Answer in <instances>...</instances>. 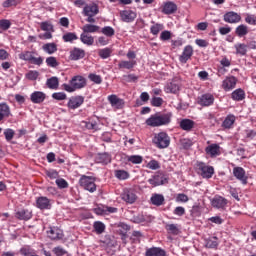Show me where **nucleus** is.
Wrapping results in <instances>:
<instances>
[{
    "mask_svg": "<svg viewBox=\"0 0 256 256\" xmlns=\"http://www.w3.org/2000/svg\"><path fill=\"white\" fill-rule=\"evenodd\" d=\"M101 33L106 37H113L115 35V29L111 26H105L101 29Z\"/></svg>",
    "mask_w": 256,
    "mask_h": 256,
    "instance_id": "48",
    "label": "nucleus"
},
{
    "mask_svg": "<svg viewBox=\"0 0 256 256\" xmlns=\"http://www.w3.org/2000/svg\"><path fill=\"white\" fill-rule=\"evenodd\" d=\"M70 85H73L76 90L83 89L84 87H87V79L80 75L74 76L70 80Z\"/></svg>",
    "mask_w": 256,
    "mask_h": 256,
    "instance_id": "8",
    "label": "nucleus"
},
{
    "mask_svg": "<svg viewBox=\"0 0 256 256\" xmlns=\"http://www.w3.org/2000/svg\"><path fill=\"white\" fill-rule=\"evenodd\" d=\"M235 85H237V78H235V76L226 78L222 83V87L225 89V91L235 89Z\"/></svg>",
    "mask_w": 256,
    "mask_h": 256,
    "instance_id": "22",
    "label": "nucleus"
},
{
    "mask_svg": "<svg viewBox=\"0 0 256 256\" xmlns=\"http://www.w3.org/2000/svg\"><path fill=\"white\" fill-rule=\"evenodd\" d=\"M151 105L153 107H161V105H163V98H161V97H153L151 99Z\"/></svg>",
    "mask_w": 256,
    "mask_h": 256,
    "instance_id": "62",
    "label": "nucleus"
},
{
    "mask_svg": "<svg viewBox=\"0 0 256 256\" xmlns=\"http://www.w3.org/2000/svg\"><path fill=\"white\" fill-rule=\"evenodd\" d=\"M205 247H207V249H217V247H219L218 238L214 236L212 238L205 239Z\"/></svg>",
    "mask_w": 256,
    "mask_h": 256,
    "instance_id": "32",
    "label": "nucleus"
},
{
    "mask_svg": "<svg viewBox=\"0 0 256 256\" xmlns=\"http://www.w3.org/2000/svg\"><path fill=\"white\" fill-rule=\"evenodd\" d=\"M127 161L133 163L134 165H139L143 163V157L139 155H132L127 157Z\"/></svg>",
    "mask_w": 256,
    "mask_h": 256,
    "instance_id": "47",
    "label": "nucleus"
},
{
    "mask_svg": "<svg viewBox=\"0 0 256 256\" xmlns=\"http://www.w3.org/2000/svg\"><path fill=\"white\" fill-rule=\"evenodd\" d=\"M179 88V83L174 80L167 85L166 93H178Z\"/></svg>",
    "mask_w": 256,
    "mask_h": 256,
    "instance_id": "37",
    "label": "nucleus"
},
{
    "mask_svg": "<svg viewBox=\"0 0 256 256\" xmlns=\"http://www.w3.org/2000/svg\"><path fill=\"white\" fill-rule=\"evenodd\" d=\"M16 219H19L20 221H29L31 217H33V214L30 210L27 209H20L16 212L15 215Z\"/></svg>",
    "mask_w": 256,
    "mask_h": 256,
    "instance_id": "21",
    "label": "nucleus"
},
{
    "mask_svg": "<svg viewBox=\"0 0 256 256\" xmlns=\"http://www.w3.org/2000/svg\"><path fill=\"white\" fill-rule=\"evenodd\" d=\"M164 28L165 27L163 26V24L155 23L150 27V33L152 35H159V33H161V31H163Z\"/></svg>",
    "mask_w": 256,
    "mask_h": 256,
    "instance_id": "42",
    "label": "nucleus"
},
{
    "mask_svg": "<svg viewBox=\"0 0 256 256\" xmlns=\"http://www.w3.org/2000/svg\"><path fill=\"white\" fill-rule=\"evenodd\" d=\"M47 99V95L41 91H35L30 95V100L32 103L41 104Z\"/></svg>",
    "mask_w": 256,
    "mask_h": 256,
    "instance_id": "16",
    "label": "nucleus"
},
{
    "mask_svg": "<svg viewBox=\"0 0 256 256\" xmlns=\"http://www.w3.org/2000/svg\"><path fill=\"white\" fill-rule=\"evenodd\" d=\"M205 151L207 155L217 157V155L221 154V147L218 144H212L206 147Z\"/></svg>",
    "mask_w": 256,
    "mask_h": 256,
    "instance_id": "24",
    "label": "nucleus"
},
{
    "mask_svg": "<svg viewBox=\"0 0 256 256\" xmlns=\"http://www.w3.org/2000/svg\"><path fill=\"white\" fill-rule=\"evenodd\" d=\"M47 235L52 241L63 239V231L57 227H51L50 230L47 231Z\"/></svg>",
    "mask_w": 256,
    "mask_h": 256,
    "instance_id": "17",
    "label": "nucleus"
},
{
    "mask_svg": "<svg viewBox=\"0 0 256 256\" xmlns=\"http://www.w3.org/2000/svg\"><path fill=\"white\" fill-rule=\"evenodd\" d=\"M100 27L93 24H86L82 27L83 33H97L99 32Z\"/></svg>",
    "mask_w": 256,
    "mask_h": 256,
    "instance_id": "34",
    "label": "nucleus"
},
{
    "mask_svg": "<svg viewBox=\"0 0 256 256\" xmlns=\"http://www.w3.org/2000/svg\"><path fill=\"white\" fill-rule=\"evenodd\" d=\"M108 101L115 109H123L125 107V100L117 97L115 94L108 96Z\"/></svg>",
    "mask_w": 256,
    "mask_h": 256,
    "instance_id": "11",
    "label": "nucleus"
},
{
    "mask_svg": "<svg viewBox=\"0 0 256 256\" xmlns=\"http://www.w3.org/2000/svg\"><path fill=\"white\" fill-rule=\"evenodd\" d=\"M40 29L42 31L51 32V33L55 31V29L53 28V24L47 21L40 23Z\"/></svg>",
    "mask_w": 256,
    "mask_h": 256,
    "instance_id": "45",
    "label": "nucleus"
},
{
    "mask_svg": "<svg viewBox=\"0 0 256 256\" xmlns=\"http://www.w3.org/2000/svg\"><path fill=\"white\" fill-rule=\"evenodd\" d=\"M32 57H33V53L31 51H24L19 54V59H21L22 61L30 62Z\"/></svg>",
    "mask_w": 256,
    "mask_h": 256,
    "instance_id": "50",
    "label": "nucleus"
},
{
    "mask_svg": "<svg viewBox=\"0 0 256 256\" xmlns=\"http://www.w3.org/2000/svg\"><path fill=\"white\" fill-rule=\"evenodd\" d=\"M56 185L59 187V189H67V187H69V183H67V180L63 178L57 179Z\"/></svg>",
    "mask_w": 256,
    "mask_h": 256,
    "instance_id": "61",
    "label": "nucleus"
},
{
    "mask_svg": "<svg viewBox=\"0 0 256 256\" xmlns=\"http://www.w3.org/2000/svg\"><path fill=\"white\" fill-rule=\"evenodd\" d=\"M52 99L56 101H65L67 99V94L65 92H55L52 94Z\"/></svg>",
    "mask_w": 256,
    "mask_h": 256,
    "instance_id": "53",
    "label": "nucleus"
},
{
    "mask_svg": "<svg viewBox=\"0 0 256 256\" xmlns=\"http://www.w3.org/2000/svg\"><path fill=\"white\" fill-rule=\"evenodd\" d=\"M234 47L236 49V55H247V45L238 43Z\"/></svg>",
    "mask_w": 256,
    "mask_h": 256,
    "instance_id": "41",
    "label": "nucleus"
},
{
    "mask_svg": "<svg viewBox=\"0 0 256 256\" xmlns=\"http://www.w3.org/2000/svg\"><path fill=\"white\" fill-rule=\"evenodd\" d=\"M153 143L156 145V147H158V149H167V147H169L171 144V138L167 133L160 132L155 135Z\"/></svg>",
    "mask_w": 256,
    "mask_h": 256,
    "instance_id": "2",
    "label": "nucleus"
},
{
    "mask_svg": "<svg viewBox=\"0 0 256 256\" xmlns=\"http://www.w3.org/2000/svg\"><path fill=\"white\" fill-rule=\"evenodd\" d=\"M179 125L183 131H191L195 127V122L191 119H182Z\"/></svg>",
    "mask_w": 256,
    "mask_h": 256,
    "instance_id": "28",
    "label": "nucleus"
},
{
    "mask_svg": "<svg viewBox=\"0 0 256 256\" xmlns=\"http://www.w3.org/2000/svg\"><path fill=\"white\" fill-rule=\"evenodd\" d=\"M160 39L161 41H169V39H171V32L167 30L163 31L160 34Z\"/></svg>",
    "mask_w": 256,
    "mask_h": 256,
    "instance_id": "64",
    "label": "nucleus"
},
{
    "mask_svg": "<svg viewBox=\"0 0 256 256\" xmlns=\"http://www.w3.org/2000/svg\"><path fill=\"white\" fill-rule=\"evenodd\" d=\"M211 205L214 209H223L224 207H227V199L223 196L216 195L211 200Z\"/></svg>",
    "mask_w": 256,
    "mask_h": 256,
    "instance_id": "10",
    "label": "nucleus"
},
{
    "mask_svg": "<svg viewBox=\"0 0 256 256\" xmlns=\"http://www.w3.org/2000/svg\"><path fill=\"white\" fill-rule=\"evenodd\" d=\"M46 86L48 89L57 90L59 89V78L57 76H52L51 78H48L46 81Z\"/></svg>",
    "mask_w": 256,
    "mask_h": 256,
    "instance_id": "29",
    "label": "nucleus"
},
{
    "mask_svg": "<svg viewBox=\"0 0 256 256\" xmlns=\"http://www.w3.org/2000/svg\"><path fill=\"white\" fill-rule=\"evenodd\" d=\"M223 19L225 23H239L241 21V15L237 12L230 11L224 14Z\"/></svg>",
    "mask_w": 256,
    "mask_h": 256,
    "instance_id": "13",
    "label": "nucleus"
},
{
    "mask_svg": "<svg viewBox=\"0 0 256 256\" xmlns=\"http://www.w3.org/2000/svg\"><path fill=\"white\" fill-rule=\"evenodd\" d=\"M62 39L64 43H73V41H77L79 38L77 37V34L73 32H67L62 36Z\"/></svg>",
    "mask_w": 256,
    "mask_h": 256,
    "instance_id": "38",
    "label": "nucleus"
},
{
    "mask_svg": "<svg viewBox=\"0 0 256 256\" xmlns=\"http://www.w3.org/2000/svg\"><path fill=\"white\" fill-rule=\"evenodd\" d=\"M176 11H177V4L171 1L164 3L162 8V13H164V15H173V13H176Z\"/></svg>",
    "mask_w": 256,
    "mask_h": 256,
    "instance_id": "19",
    "label": "nucleus"
},
{
    "mask_svg": "<svg viewBox=\"0 0 256 256\" xmlns=\"http://www.w3.org/2000/svg\"><path fill=\"white\" fill-rule=\"evenodd\" d=\"M0 29H2V31H7V30L11 29V21L7 20V19H1L0 20Z\"/></svg>",
    "mask_w": 256,
    "mask_h": 256,
    "instance_id": "52",
    "label": "nucleus"
},
{
    "mask_svg": "<svg viewBox=\"0 0 256 256\" xmlns=\"http://www.w3.org/2000/svg\"><path fill=\"white\" fill-rule=\"evenodd\" d=\"M88 79H90V81H92L93 83H96V85H101L103 81L101 79V76L97 74H89Z\"/></svg>",
    "mask_w": 256,
    "mask_h": 256,
    "instance_id": "58",
    "label": "nucleus"
},
{
    "mask_svg": "<svg viewBox=\"0 0 256 256\" xmlns=\"http://www.w3.org/2000/svg\"><path fill=\"white\" fill-rule=\"evenodd\" d=\"M197 169L201 177H203L204 179H211L213 177V174L215 173V169L212 166H207L203 162L197 163Z\"/></svg>",
    "mask_w": 256,
    "mask_h": 256,
    "instance_id": "4",
    "label": "nucleus"
},
{
    "mask_svg": "<svg viewBox=\"0 0 256 256\" xmlns=\"http://www.w3.org/2000/svg\"><path fill=\"white\" fill-rule=\"evenodd\" d=\"M121 198L123 201L130 204H133L135 201H137V195L132 189H124L121 194Z\"/></svg>",
    "mask_w": 256,
    "mask_h": 256,
    "instance_id": "7",
    "label": "nucleus"
},
{
    "mask_svg": "<svg viewBox=\"0 0 256 256\" xmlns=\"http://www.w3.org/2000/svg\"><path fill=\"white\" fill-rule=\"evenodd\" d=\"M232 99L234 101H243L245 99V91L243 89H236L232 92Z\"/></svg>",
    "mask_w": 256,
    "mask_h": 256,
    "instance_id": "35",
    "label": "nucleus"
},
{
    "mask_svg": "<svg viewBox=\"0 0 256 256\" xmlns=\"http://www.w3.org/2000/svg\"><path fill=\"white\" fill-rule=\"evenodd\" d=\"M215 101V98L211 94H203L198 103L199 105H202L203 107H209V105H213V102Z\"/></svg>",
    "mask_w": 256,
    "mask_h": 256,
    "instance_id": "23",
    "label": "nucleus"
},
{
    "mask_svg": "<svg viewBox=\"0 0 256 256\" xmlns=\"http://www.w3.org/2000/svg\"><path fill=\"white\" fill-rule=\"evenodd\" d=\"M85 103V97L83 96H75L69 99L68 108L69 109H79L81 104Z\"/></svg>",
    "mask_w": 256,
    "mask_h": 256,
    "instance_id": "12",
    "label": "nucleus"
},
{
    "mask_svg": "<svg viewBox=\"0 0 256 256\" xmlns=\"http://www.w3.org/2000/svg\"><path fill=\"white\" fill-rule=\"evenodd\" d=\"M167 252L163 248L152 247L146 250V256H166Z\"/></svg>",
    "mask_w": 256,
    "mask_h": 256,
    "instance_id": "25",
    "label": "nucleus"
},
{
    "mask_svg": "<svg viewBox=\"0 0 256 256\" xmlns=\"http://www.w3.org/2000/svg\"><path fill=\"white\" fill-rule=\"evenodd\" d=\"M235 123V116L234 115H228L225 120L222 123V127L224 129H231L233 127V124Z\"/></svg>",
    "mask_w": 256,
    "mask_h": 256,
    "instance_id": "36",
    "label": "nucleus"
},
{
    "mask_svg": "<svg viewBox=\"0 0 256 256\" xmlns=\"http://www.w3.org/2000/svg\"><path fill=\"white\" fill-rule=\"evenodd\" d=\"M111 162V154L104 152L98 153L95 157V163H100L101 165H108Z\"/></svg>",
    "mask_w": 256,
    "mask_h": 256,
    "instance_id": "20",
    "label": "nucleus"
},
{
    "mask_svg": "<svg viewBox=\"0 0 256 256\" xmlns=\"http://www.w3.org/2000/svg\"><path fill=\"white\" fill-rule=\"evenodd\" d=\"M233 175L238 180L241 181L242 185H247V174L245 173V169L243 167H234Z\"/></svg>",
    "mask_w": 256,
    "mask_h": 256,
    "instance_id": "6",
    "label": "nucleus"
},
{
    "mask_svg": "<svg viewBox=\"0 0 256 256\" xmlns=\"http://www.w3.org/2000/svg\"><path fill=\"white\" fill-rule=\"evenodd\" d=\"M177 203H187L189 201V196L187 194L180 193L176 196Z\"/></svg>",
    "mask_w": 256,
    "mask_h": 256,
    "instance_id": "63",
    "label": "nucleus"
},
{
    "mask_svg": "<svg viewBox=\"0 0 256 256\" xmlns=\"http://www.w3.org/2000/svg\"><path fill=\"white\" fill-rule=\"evenodd\" d=\"M85 57V50L81 48L74 47L70 51L69 59L71 61H79V59H83Z\"/></svg>",
    "mask_w": 256,
    "mask_h": 256,
    "instance_id": "14",
    "label": "nucleus"
},
{
    "mask_svg": "<svg viewBox=\"0 0 256 256\" xmlns=\"http://www.w3.org/2000/svg\"><path fill=\"white\" fill-rule=\"evenodd\" d=\"M235 33L238 37H245V35L249 33V28L246 25L241 24L236 28Z\"/></svg>",
    "mask_w": 256,
    "mask_h": 256,
    "instance_id": "39",
    "label": "nucleus"
},
{
    "mask_svg": "<svg viewBox=\"0 0 256 256\" xmlns=\"http://www.w3.org/2000/svg\"><path fill=\"white\" fill-rule=\"evenodd\" d=\"M136 64V61H121L118 64V67L119 69H133V67H135Z\"/></svg>",
    "mask_w": 256,
    "mask_h": 256,
    "instance_id": "40",
    "label": "nucleus"
},
{
    "mask_svg": "<svg viewBox=\"0 0 256 256\" xmlns=\"http://www.w3.org/2000/svg\"><path fill=\"white\" fill-rule=\"evenodd\" d=\"M120 17L124 23H132V21L137 19V13L133 10H123L120 12Z\"/></svg>",
    "mask_w": 256,
    "mask_h": 256,
    "instance_id": "9",
    "label": "nucleus"
},
{
    "mask_svg": "<svg viewBox=\"0 0 256 256\" xmlns=\"http://www.w3.org/2000/svg\"><path fill=\"white\" fill-rule=\"evenodd\" d=\"M146 125H148V127H161V124H159V116H158V113H155L154 115H151V116L146 120Z\"/></svg>",
    "mask_w": 256,
    "mask_h": 256,
    "instance_id": "31",
    "label": "nucleus"
},
{
    "mask_svg": "<svg viewBox=\"0 0 256 256\" xmlns=\"http://www.w3.org/2000/svg\"><path fill=\"white\" fill-rule=\"evenodd\" d=\"M193 57V47L191 45H188L184 48L182 55L179 57L180 63H187L188 59H191Z\"/></svg>",
    "mask_w": 256,
    "mask_h": 256,
    "instance_id": "18",
    "label": "nucleus"
},
{
    "mask_svg": "<svg viewBox=\"0 0 256 256\" xmlns=\"http://www.w3.org/2000/svg\"><path fill=\"white\" fill-rule=\"evenodd\" d=\"M148 183L152 185V187H159V185H165V183H167V178L165 174L158 172L148 180Z\"/></svg>",
    "mask_w": 256,
    "mask_h": 256,
    "instance_id": "5",
    "label": "nucleus"
},
{
    "mask_svg": "<svg viewBox=\"0 0 256 256\" xmlns=\"http://www.w3.org/2000/svg\"><path fill=\"white\" fill-rule=\"evenodd\" d=\"M115 177L121 181H125V179H129V172L125 170H116Z\"/></svg>",
    "mask_w": 256,
    "mask_h": 256,
    "instance_id": "46",
    "label": "nucleus"
},
{
    "mask_svg": "<svg viewBox=\"0 0 256 256\" xmlns=\"http://www.w3.org/2000/svg\"><path fill=\"white\" fill-rule=\"evenodd\" d=\"M166 229L169 231V233H172V235H179V228L176 224H168Z\"/></svg>",
    "mask_w": 256,
    "mask_h": 256,
    "instance_id": "56",
    "label": "nucleus"
},
{
    "mask_svg": "<svg viewBox=\"0 0 256 256\" xmlns=\"http://www.w3.org/2000/svg\"><path fill=\"white\" fill-rule=\"evenodd\" d=\"M42 49L45 53H48V55H53V53H57V44L52 43H46L42 46Z\"/></svg>",
    "mask_w": 256,
    "mask_h": 256,
    "instance_id": "33",
    "label": "nucleus"
},
{
    "mask_svg": "<svg viewBox=\"0 0 256 256\" xmlns=\"http://www.w3.org/2000/svg\"><path fill=\"white\" fill-rule=\"evenodd\" d=\"M150 201L152 205H155L156 207H161V205H164L165 203V196L162 194H153L150 198Z\"/></svg>",
    "mask_w": 256,
    "mask_h": 256,
    "instance_id": "27",
    "label": "nucleus"
},
{
    "mask_svg": "<svg viewBox=\"0 0 256 256\" xmlns=\"http://www.w3.org/2000/svg\"><path fill=\"white\" fill-rule=\"evenodd\" d=\"M123 79L124 81H126V83H137V80L139 79V77H137L135 74H128V75H124Z\"/></svg>",
    "mask_w": 256,
    "mask_h": 256,
    "instance_id": "54",
    "label": "nucleus"
},
{
    "mask_svg": "<svg viewBox=\"0 0 256 256\" xmlns=\"http://www.w3.org/2000/svg\"><path fill=\"white\" fill-rule=\"evenodd\" d=\"M46 64L48 65V67H59V62H57V58L53 56L46 58Z\"/></svg>",
    "mask_w": 256,
    "mask_h": 256,
    "instance_id": "51",
    "label": "nucleus"
},
{
    "mask_svg": "<svg viewBox=\"0 0 256 256\" xmlns=\"http://www.w3.org/2000/svg\"><path fill=\"white\" fill-rule=\"evenodd\" d=\"M148 169H151L152 171H157V169H161V165H159V162L157 160H151L147 164Z\"/></svg>",
    "mask_w": 256,
    "mask_h": 256,
    "instance_id": "57",
    "label": "nucleus"
},
{
    "mask_svg": "<svg viewBox=\"0 0 256 256\" xmlns=\"http://www.w3.org/2000/svg\"><path fill=\"white\" fill-rule=\"evenodd\" d=\"M0 114L4 117H9V115H11V108H9L7 103H0Z\"/></svg>",
    "mask_w": 256,
    "mask_h": 256,
    "instance_id": "43",
    "label": "nucleus"
},
{
    "mask_svg": "<svg viewBox=\"0 0 256 256\" xmlns=\"http://www.w3.org/2000/svg\"><path fill=\"white\" fill-rule=\"evenodd\" d=\"M53 253L56 255V256H63V255H67V250L63 249V247L61 246H57L55 248H53Z\"/></svg>",
    "mask_w": 256,
    "mask_h": 256,
    "instance_id": "60",
    "label": "nucleus"
},
{
    "mask_svg": "<svg viewBox=\"0 0 256 256\" xmlns=\"http://www.w3.org/2000/svg\"><path fill=\"white\" fill-rule=\"evenodd\" d=\"M39 77V72L36 70H31L26 74V78L29 79V81H37V78Z\"/></svg>",
    "mask_w": 256,
    "mask_h": 256,
    "instance_id": "55",
    "label": "nucleus"
},
{
    "mask_svg": "<svg viewBox=\"0 0 256 256\" xmlns=\"http://www.w3.org/2000/svg\"><path fill=\"white\" fill-rule=\"evenodd\" d=\"M111 53H113L111 48H103L98 51V55L101 59H109V57H111Z\"/></svg>",
    "mask_w": 256,
    "mask_h": 256,
    "instance_id": "44",
    "label": "nucleus"
},
{
    "mask_svg": "<svg viewBox=\"0 0 256 256\" xmlns=\"http://www.w3.org/2000/svg\"><path fill=\"white\" fill-rule=\"evenodd\" d=\"M80 186L83 187L86 191L90 193H95L97 191V185L95 184V180L93 178L83 175L79 180Z\"/></svg>",
    "mask_w": 256,
    "mask_h": 256,
    "instance_id": "3",
    "label": "nucleus"
},
{
    "mask_svg": "<svg viewBox=\"0 0 256 256\" xmlns=\"http://www.w3.org/2000/svg\"><path fill=\"white\" fill-rule=\"evenodd\" d=\"M4 136L6 141H11L15 137V131L11 128H8L4 131Z\"/></svg>",
    "mask_w": 256,
    "mask_h": 256,
    "instance_id": "59",
    "label": "nucleus"
},
{
    "mask_svg": "<svg viewBox=\"0 0 256 256\" xmlns=\"http://www.w3.org/2000/svg\"><path fill=\"white\" fill-rule=\"evenodd\" d=\"M94 229L98 235H101V233L105 232V224L97 221L94 223Z\"/></svg>",
    "mask_w": 256,
    "mask_h": 256,
    "instance_id": "49",
    "label": "nucleus"
},
{
    "mask_svg": "<svg viewBox=\"0 0 256 256\" xmlns=\"http://www.w3.org/2000/svg\"><path fill=\"white\" fill-rule=\"evenodd\" d=\"M84 17H87V23H95V15H99V6L95 3L86 4L82 11Z\"/></svg>",
    "mask_w": 256,
    "mask_h": 256,
    "instance_id": "1",
    "label": "nucleus"
},
{
    "mask_svg": "<svg viewBox=\"0 0 256 256\" xmlns=\"http://www.w3.org/2000/svg\"><path fill=\"white\" fill-rule=\"evenodd\" d=\"M80 41L84 45H88V47H91V45L95 43V38L85 32H82V34L80 35Z\"/></svg>",
    "mask_w": 256,
    "mask_h": 256,
    "instance_id": "30",
    "label": "nucleus"
},
{
    "mask_svg": "<svg viewBox=\"0 0 256 256\" xmlns=\"http://www.w3.org/2000/svg\"><path fill=\"white\" fill-rule=\"evenodd\" d=\"M158 113V121L160 124V127H163V125H169L171 123V119L173 117V113L171 112H157Z\"/></svg>",
    "mask_w": 256,
    "mask_h": 256,
    "instance_id": "15",
    "label": "nucleus"
},
{
    "mask_svg": "<svg viewBox=\"0 0 256 256\" xmlns=\"http://www.w3.org/2000/svg\"><path fill=\"white\" fill-rule=\"evenodd\" d=\"M36 206L38 209H50L51 202L49 201V198L42 196L36 200Z\"/></svg>",
    "mask_w": 256,
    "mask_h": 256,
    "instance_id": "26",
    "label": "nucleus"
}]
</instances>
